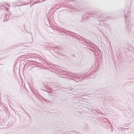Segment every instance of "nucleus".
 I'll list each match as a JSON object with an SVG mask.
<instances>
[{
  "mask_svg": "<svg viewBox=\"0 0 134 134\" xmlns=\"http://www.w3.org/2000/svg\"><path fill=\"white\" fill-rule=\"evenodd\" d=\"M51 50H52V49H51ZM53 50H54V49H53Z\"/></svg>",
  "mask_w": 134,
  "mask_h": 134,
  "instance_id": "obj_7",
  "label": "nucleus"
},
{
  "mask_svg": "<svg viewBox=\"0 0 134 134\" xmlns=\"http://www.w3.org/2000/svg\"><path fill=\"white\" fill-rule=\"evenodd\" d=\"M25 26V25H24V26Z\"/></svg>",
  "mask_w": 134,
  "mask_h": 134,
  "instance_id": "obj_8",
  "label": "nucleus"
},
{
  "mask_svg": "<svg viewBox=\"0 0 134 134\" xmlns=\"http://www.w3.org/2000/svg\"><path fill=\"white\" fill-rule=\"evenodd\" d=\"M85 41L87 44L88 45H90L92 43V42L88 40H85Z\"/></svg>",
  "mask_w": 134,
  "mask_h": 134,
  "instance_id": "obj_2",
  "label": "nucleus"
},
{
  "mask_svg": "<svg viewBox=\"0 0 134 134\" xmlns=\"http://www.w3.org/2000/svg\"><path fill=\"white\" fill-rule=\"evenodd\" d=\"M5 5L7 7H9L10 5L9 4H5Z\"/></svg>",
  "mask_w": 134,
  "mask_h": 134,
  "instance_id": "obj_5",
  "label": "nucleus"
},
{
  "mask_svg": "<svg viewBox=\"0 0 134 134\" xmlns=\"http://www.w3.org/2000/svg\"><path fill=\"white\" fill-rule=\"evenodd\" d=\"M108 26H109V25H107L106 26H105V27H108Z\"/></svg>",
  "mask_w": 134,
  "mask_h": 134,
  "instance_id": "obj_6",
  "label": "nucleus"
},
{
  "mask_svg": "<svg viewBox=\"0 0 134 134\" xmlns=\"http://www.w3.org/2000/svg\"><path fill=\"white\" fill-rule=\"evenodd\" d=\"M4 7L5 8V9L7 10L8 11V8H7V7H5V5H0V8H1V7Z\"/></svg>",
  "mask_w": 134,
  "mask_h": 134,
  "instance_id": "obj_4",
  "label": "nucleus"
},
{
  "mask_svg": "<svg viewBox=\"0 0 134 134\" xmlns=\"http://www.w3.org/2000/svg\"><path fill=\"white\" fill-rule=\"evenodd\" d=\"M125 22L126 24L127 25V26L125 28L126 30V31L129 32L130 31L131 28L129 25V24H130V22L128 19H127V18L128 16H127V15L128 14V11L127 10H126L125 11Z\"/></svg>",
  "mask_w": 134,
  "mask_h": 134,
  "instance_id": "obj_1",
  "label": "nucleus"
},
{
  "mask_svg": "<svg viewBox=\"0 0 134 134\" xmlns=\"http://www.w3.org/2000/svg\"><path fill=\"white\" fill-rule=\"evenodd\" d=\"M97 15L100 18H104L103 15L101 13L98 14Z\"/></svg>",
  "mask_w": 134,
  "mask_h": 134,
  "instance_id": "obj_3",
  "label": "nucleus"
}]
</instances>
